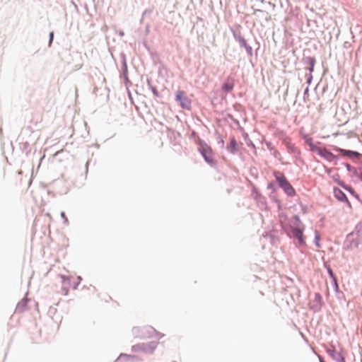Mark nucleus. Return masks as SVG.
<instances>
[{
    "label": "nucleus",
    "instance_id": "nucleus-7",
    "mask_svg": "<svg viewBox=\"0 0 362 362\" xmlns=\"http://www.w3.org/2000/svg\"><path fill=\"white\" fill-rule=\"evenodd\" d=\"M335 197L339 201L346 200V194L339 189H334V190Z\"/></svg>",
    "mask_w": 362,
    "mask_h": 362
},
{
    "label": "nucleus",
    "instance_id": "nucleus-2",
    "mask_svg": "<svg viewBox=\"0 0 362 362\" xmlns=\"http://www.w3.org/2000/svg\"><path fill=\"white\" fill-rule=\"evenodd\" d=\"M199 151L202 155L206 162L211 165L216 164L212 148L206 144H201L199 148Z\"/></svg>",
    "mask_w": 362,
    "mask_h": 362
},
{
    "label": "nucleus",
    "instance_id": "nucleus-6",
    "mask_svg": "<svg viewBox=\"0 0 362 362\" xmlns=\"http://www.w3.org/2000/svg\"><path fill=\"white\" fill-rule=\"evenodd\" d=\"M339 152L341 153V155L344 156H349V157H356L358 158L360 156V153L356 151L345 150V149H339Z\"/></svg>",
    "mask_w": 362,
    "mask_h": 362
},
{
    "label": "nucleus",
    "instance_id": "nucleus-16",
    "mask_svg": "<svg viewBox=\"0 0 362 362\" xmlns=\"http://www.w3.org/2000/svg\"><path fill=\"white\" fill-rule=\"evenodd\" d=\"M329 274H330L331 276H332V275H333V273H332V270H331V269H329Z\"/></svg>",
    "mask_w": 362,
    "mask_h": 362
},
{
    "label": "nucleus",
    "instance_id": "nucleus-9",
    "mask_svg": "<svg viewBox=\"0 0 362 362\" xmlns=\"http://www.w3.org/2000/svg\"><path fill=\"white\" fill-rule=\"evenodd\" d=\"M306 60H307L308 64L310 65V67L308 69L310 72H313L314 70L315 64V59L314 57H309L306 59Z\"/></svg>",
    "mask_w": 362,
    "mask_h": 362
},
{
    "label": "nucleus",
    "instance_id": "nucleus-11",
    "mask_svg": "<svg viewBox=\"0 0 362 362\" xmlns=\"http://www.w3.org/2000/svg\"><path fill=\"white\" fill-rule=\"evenodd\" d=\"M233 88V86L230 85L229 83H225L223 86V89L226 91H230Z\"/></svg>",
    "mask_w": 362,
    "mask_h": 362
},
{
    "label": "nucleus",
    "instance_id": "nucleus-13",
    "mask_svg": "<svg viewBox=\"0 0 362 362\" xmlns=\"http://www.w3.org/2000/svg\"><path fill=\"white\" fill-rule=\"evenodd\" d=\"M358 176L362 180V167L358 170Z\"/></svg>",
    "mask_w": 362,
    "mask_h": 362
},
{
    "label": "nucleus",
    "instance_id": "nucleus-4",
    "mask_svg": "<svg viewBox=\"0 0 362 362\" xmlns=\"http://www.w3.org/2000/svg\"><path fill=\"white\" fill-rule=\"evenodd\" d=\"M176 100L180 103L183 108L189 109L191 105L190 100L187 97L184 91L178 90L176 93Z\"/></svg>",
    "mask_w": 362,
    "mask_h": 362
},
{
    "label": "nucleus",
    "instance_id": "nucleus-5",
    "mask_svg": "<svg viewBox=\"0 0 362 362\" xmlns=\"http://www.w3.org/2000/svg\"><path fill=\"white\" fill-rule=\"evenodd\" d=\"M292 232L293 236L298 239L300 243H303V230L299 228H296L293 229Z\"/></svg>",
    "mask_w": 362,
    "mask_h": 362
},
{
    "label": "nucleus",
    "instance_id": "nucleus-10",
    "mask_svg": "<svg viewBox=\"0 0 362 362\" xmlns=\"http://www.w3.org/2000/svg\"><path fill=\"white\" fill-rule=\"evenodd\" d=\"M320 234L317 232H316L315 233V244L317 247H320Z\"/></svg>",
    "mask_w": 362,
    "mask_h": 362
},
{
    "label": "nucleus",
    "instance_id": "nucleus-12",
    "mask_svg": "<svg viewBox=\"0 0 362 362\" xmlns=\"http://www.w3.org/2000/svg\"><path fill=\"white\" fill-rule=\"evenodd\" d=\"M53 37H54V33H53V32H51L50 34H49V45H50L52 44V40H53Z\"/></svg>",
    "mask_w": 362,
    "mask_h": 362
},
{
    "label": "nucleus",
    "instance_id": "nucleus-8",
    "mask_svg": "<svg viewBox=\"0 0 362 362\" xmlns=\"http://www.w3.org/2000/svg\"><path fill=\"white\" fill-rule=\"evenodd\" d=\"M228 148L231 153H235L237 151V142L234 137L230 139Z\"/></svg>",
    "mask_w": 362,
    "mask_h": 362
},
{
    "label": "nucleus",
    "instance_id": "nucleus-1",
    "mask_svg": "<svg viewBox=\"0 0 362 362\" xmlns=\"http://www.w3.org/2000/svg\"><path fill=\"white\" fill-rule=\"evenodd\" d=\"M274 175L279 182V186L284 190V192L289 196H293L296 193L295 189L284 177L279 172H275Z\"/></svg>",
    "mask_w": 362,
    "mask_h": 362
},
{
    "label": "nucleus",
    "instance_id": "nucleus-15",
    "mask_svg": "<svg viewBox=\"0 0 362 362\" xmlns=\"http://www.w3.org/2000/svg\"><path fill=\"white\" fill-rule=\"evenodd\" d=\"M293 218L296 222H300V218L298 216H295Z\"/></svg>",
    "mask_w": 362,
    "mask_h": 362
},
{
    "label": "nucleus",
    "instance_id": "nucleus-3",
    "mask_svg": "<svg viewBox=\"0 0 362 362\" xmlns=\"http://www.w3.org/2000/svg\"><path fill=\"white\" fill-rule=\"evenodd\" d=\"M311 151L316 152L321 157L329 162L334 161L337 159L336 156L325 148L318 147L313 144H310Z\"/></svg>",
    "mask_w": 362,
    "mask_h": 362
},
{
    "label": "nucleus",
    "instance_id": "nucleus-14",
    "mask_svg": "<svg viewBox=\"0 0 362 362\" xmlns=\"http://www.w3.org/2000/svg\"><path fill=\"white\" fill-rule=\"evenodd\" d=\"M153 332L156 333V335L153 336L154 337H162L163 336L160 335V334L157 333L155 330H153Z\"/></svg>",
    "mask_w": 362,
    "mask_h": 362
}]
</instances>
